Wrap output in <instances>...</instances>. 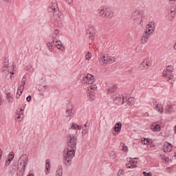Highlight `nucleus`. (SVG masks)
Masks as SVG:
<instances>
[{"mask_svg": "<svg viewBox=\"0 0 176 176\" xmlns=\"http://www.w3.org/2000/svg\"><path fill=\"white\" fill-rule=\"evenodd\" d=\"M48 12L53 14L55 20L58 21L57 26L59 27V28H61V27H63V23L60 22V20H63V19H64V16L61 14V12H60L58 4H57L56 1H52L50 4Z\"/></svg>", "mask_w": 176, "mask_h": 176, "instance_id": "f257e3e1", "label": "nucleus"}, {"mask_svg": "<svg viewBox=\"0 0 176 176\" xmlns=\"http://www.w3.org/2000/svg\"><path fill=\"white\" fill-rule=\"evenodd\" d=\"M173 71L174 67L170 65L167 66L166 69L162 72V76H164V78L166 77L167 81L170 85H173V83L175 82V77L174 76V74H173Z\"/></svg>", "mask_w": 176, "mask_h": 176, "instance_id": "f03ea898", "label": "nucleus"}, {"mask_svg": "<svg viewBox=\"0 0 176 176\" xmlns=\"http://www.w3.org/2000/svg\"><path fill=\"white\" fill-rule=\"evenodd\" d=\"M76 136L75 135H69V141L67 142V148L65 151L76 152Z\"/></svg>", "mask_w": 176, "mask_h": 176, "instance_id": "7ed1b4c3", "label": "nucleus"}, {"mask_svg": "<svg viewBox=\"0 0 176 176\" xmlns=\"http://www.w3.org/2000/svg\"><path fill=\"white\" fill-rule=\"evenodd\" d=\"M74 157L75 153L65 150V153L63 154V164L65 166L69 167L72 163V159H74Z\"/></svg>", "mask_w": 176, "mask_h": 176, "instance_id": "20e7f679", "label": "nucleus"}, {"mask_svg": "<svg viewBox=\"0 0 176 176\" xmlns=\"http://www.w3.org/2000/svg\"><path fill=\"white\" fill-rule=\"evenodd\" d=\"M98 12L99 16L102 17H113V12L107 6L100 7Z\"/></svg>", "mask_w": 176, "mask_h": 176, "instance_id": "39448f33", "label": "nucleus"}, {"mask_svg": "<svg viewBox=\"0 0 176 176\" xmlns=\"http://www.w3.org/2000/svg\"><path fill=\"white\" fill-rule=\"evenodd\" d=\"M27 163H28V157L27 155L23 154L19 159V168H21V172L25 171V166H27Z\"/></svg>", "mask_w": 176, "mask_h": 176, "instance_id": "423d86ee", "label": "nucleus"}, {"mask_svg": "<svg viewBox=\"0 0 176 176\" xmlns=\"http://www.w3.org/2000/svg\"><path fill=\"white\" fill-rule=\"evenodd\" d=\"M126 96L116 94L112 96L114 104L116 105H123L124 104V98Z\"/></svg>", "mask_w": 176, "mask_h": 176, "instance_id": "0eeeda50", "label": "nucleus"}, {"mask_svg": "<svg viewBox=\"0 0 176 176\" xmlns=\"http://www.w3.org/2000/svg\"><path fill=\"white\" fill-rule=\"evenodd\" d=\"M100 63H102V65L104 64H113V63H115V57L107 55L100 56Z\"/></svg>", "mask_w": 176, "mask_h": 176, "instance_id": "6e6552de", "label": "nucleus"}, {"mask_svg": "<svg viewBox=\"0 0 176 176\" xmlns=\"http://www.w3.org/2000/svg\"><path fill=\"white\" fill-rule=\"evenodd\" d=\"M144 17V12L140 10H135L132 14L133 20H138L140 23H142V18Z\"/></svg>", "mask_w": 176, "mask_h": 176, "instance_id": "1a4fd4ad", "label": "nucleus"}, {"mask_svg": "<svg viewBox=\"0 0 176 176\" xmlns=\"http://www.w3.org/2000/svg\"><path fill=\"white\" fill-rule=\"evenodd\" d=\"M21 168H19V163L14 162L10 166V173L13 175L14 173H16L17 170L20 173V174H24V172H21Z\"/></svg>", "mask_w": 176, "mask_h": 176, "instance_id": "9d476101", "label": "nucleus"}, {"mask_svg": "<svg viewBox=\"0 0 176 176\" xmlns=\"http://www.w3.org/2000/svg\"><path fill=\"white\" fill-rule=\"evenodd\" d=\"M83 80L84 83H87V85H93V83H94V76L88 74L84 77Z\"/></svg>", "mask_w": 176, "mask_h": 176, "instance_id": "9b49d317", "label": "nucleus"}, {"mask_svg": "<svg viewBox=\"0 0 176 176\" xmlns=\"http://www.w3.org/2000/svg\"><path fill=\"white\" fill-rule=\"evenodd\" d=\"M144 31L150 34L153 33V31H155V23L149 22Z\"/></svg>", "mask_w": 176, "mask_h": 176, "instance_id": "f8f14e48", "label": "nucleus"}, {"mask_svg": "<svg viewBox=\"0 0 176 176\" xmlns=\"http://www.w3.org/2000/svg\"><path fill=\"white\" fill-rule=\"evenodd\" d=\"M151 65L152 64L151 63V61L146 60L141 63L140 68L141 69H148Z\"/></svg>", "mask_w": 176, "mask_h": 176, "instance_id": "ddd939ff", "label": "nucleus"}, {"mask_svg": "<svg viewBox=\"0 0 176 176\" xmlns=\"http://www.w3.org/2000/svg\"><path fill=\"white\" fill-rule=\"evenodd\" d=\"M155 107L154 108V109L160 112V113H163V105L157 104V102H156V100H154L153 101V107H155Z\"/></svg>", "mask_w": 176, "mask_h": 176, "instance_id": "4468645a", "label": "nucleus"}, {"mask_svg": "<svg viewBox=\"0 0 176 176\" xmlns=\"http://www.w3.org/2000/svg\"><path fill=\"white\" fill-rule=\"evenodd\" d=\"M13 71H14V67L13 66L9 67V71L6 74L7 79H12V76L14 75V72Z\"/></svg>", "mask_w": 176, "mask_h": 176, "instance_id": "2eb2a0df", "label": "nucleus"}, {"mask_svg": "<svg viewBox=\"0 0 176 176\" xmlns=\"http://www.w3.org/2000/svg\"><path fill=\"white\" fill-rule=\"evenodd\" d=\"M95 31L94 28L89 27L87 30V35L88 38H91L93 39V36H94Z\"/></svg>", "mask_w": 176, "mask_h": 176, "instance_id": "dca6fc26", "label": "nucleus"}, {"mask_svg": "<svg viewBox=\"0 0 176 176\" xmlns=\"http://www.w3.org/2000/svg\"><path fill=\"white\" fill-rule=\"evenodd\" d=\"M124 104H126V105H133V104H134V99H133V98H130V96H125Z\"/></svg>", "mask_w": 176, "mask_h": 176, "instance_id": "f3484780", "label": "nucleus"}, {"mask_svg": "<svg viewBox=\"0 0 176 176\" xmlns=\"http://www.w3.org/2000/svg\"><path fill=\"white\" fill-rule=\"evenodd\" d=\"M164 152H171L172 149H173V146L171 145V144L166 142L164 144Z\"/></svg>", "mask_w": 176, "mask_h": 176, "instance_id": "a211bd4d", "label": "nucleus"}, {"mask_svg": "<svg viewBox=\"0 0 176 176\" xmlns=\"http://www.w3.org/2000/svg\"><path fill=\"white\" fill-rule=\"evenodd\" d=\"M151 130L153 131H160V130H162V128L160 127V124L154 122L151 125Z\"/></svg>", "mask_w": 176, "mask_h": 176, "instance_id": "6ab92c4d", "label": "nucleus"}, {"mask_svg": "<svg viewBox=\"0 0 176 176\" xmlns=\"http://www.w3.org/2000/svg\"><path fill=\"white\" fill-rule=\"evenodd\" d=\"M45 175H49V173H50V160L47 159L45 161Z\"/></svg>", "mask_w": 176, "mask_h": 176, "instance_id": "aec40b11", "label": "nucleus"}, {"mask_svg": "<svg viewBox=\"0 0 176 176\" xmlns=\"http://www.w3.org/2000/svg\"><path fill=\"white\" fill-rule=\"evenodd\" d=\"M87 97L90 101H94L96 100V95L94 94V91H91L87 94Z\"/></svg>", "mask_w": 176, "mask_h": 176, "instance_id": "412c9836", "label": "nucleus"}, {"mask_svg": "<svg viewBox=\"0 0 176 176\" xmlns=\"http://www.w3.org/2000/svg\"><path fill=\"white\" fill-rule=\"evenodd\" d=\"M56 176H63V166H58L56 171Z\"/></svg>", "mask_w": 176, "mask_h": 176, "instance_id": "4be33fe9", "label": "nucleus"}, {"mask_svg": "<svg viewBox=\"0 0 176 176\" xmlns=\"http://www.w3.org/2000/svg\"><path fill=\"white\" fill-rule=\"evenodd\" d=\"M26 80H27V78L25 77V76H24L21 80V85L18 89H20L21 90H24V86L25 85Z\"/></svg>", "mask_w": 176, "mask_h": 176, "instance_id": "5701e85b", "label": "nucleus"}, {"mask_svg": "<svg viewBox=\"0 0 176 176\" xmlns=\"http://www.w3.org/2000/svg\"><path fill=\"white\" fill-rule=\"evenodd\" d=\"M165 109L168 113H173V112H174V109H173V106L170 104H167Z\"/></svg>", "mask_w": 176, "mask_h": 176, "instance_id": "b1692460", "label": "nucleus"}, {"mask_svg": "<svg viewBox=\"0 0 176 176\" xmlns=\"http://www.w3.org/2000/svg\"><path fill=\"white\" fill-rule=\"evenodd\" d=\"M8 67H9V60L5 59V62H4V64H3L1 71L3 72H5V71H6V69H8Z\"/></svg>", "mask_w": 176, "mask_h": 176, "instance_id": "393cba45", "label": "nucleus"}, {"mask_svg": "<svg viewBox=\"0 0 176 176\" xmlns=\"http://www.w3.org/2000/svg\"><path fill=\"white\" fill-rule=\"evenodd\" d=\"M118 90V85H113L108 89V93H113Z\"/></svg>", "mask_w": 176, "mask_h": 176, "instance_id": "a878e982", "label": "nucleus"}, {"mask_svg": "<svg viewBox=\"0 0 176 176\" xmlns=\"http://www.w3.org/2000/svg\"><path fill=\"white\" fill-rule=\"evenodd\" d=\"M66 113H67V116H72L74 115V107L71 106V108L67 109Z\"/></svg>", "mask_w": 176, "mask_h": 176, "instance_id": "bb28decb", "label": "nucleus"}, {"mask_svg": "<svg viewBox=\"0 0 176 176\" xmlns=\"http://www.w3.org/2000/svg\"><path fill=\"white\" fill-rule=\"evenodd\" d=\"M114 130L115 131H119L120 130H122V123L117 122L114 126Z\"/></svg>", "mask_w": 176, "mask_h": 176, "instance_id": "cd10ccee", "label": "nucleus"}, {"mask_svg": "<svg viewBox=\"0 0 176 176\" xmlns=\"http://www.w3.org/2000/svg\"><path fill=\"white\" fill-rule=\"evenodd\" d=\"M54 45V44L53 43V42H48L47 43V47L49 48V50L50 51V52H54V49H53V46Z\"/></svg>", "mask_w": 176, "mask_h": 176, "instance_id": "c85d7f7f", "label": "nucleus"}, {"mask_svg": "<svg viewBox=\"0 0 176 176\" xmlns=\"http://www.w3.org/2000/svg\"><path fill=\"white\" fill-rule=\"evenodd\" d=\"M54 46L57 47V46H59L58 47V49L59 50H61V47H64V45L63 44V43H61L60 41H59L58 42H57L56 43L54 44Z\"/></svg>", "mask_w": 176, "mask_h": 176, "instance_id": "c756f323", "label": "nucleus"}, {"mask_svg": "<svg viewBox=\"0 0 176 176\" xmlns=\"http://www.w3.org/2000/svg\"><path fill=\"white\" fill-rule=\"evenodd\" d=\"M162 162H166V163L168 162V157H166V155L162 154L160 155Z\"/></svg>", "mask_w": 176, "mask_h": 176, "instance_id": "7c9ffc66", "label": "nucleus"}, {"mask_svg": "<svg viewBox=\"0 0 176 176\" xmlns=\"http://www.w3.org/2000/svg\"><path fill=\"white\" fill-rule=\"evenodd\" d=\"M6 98L9 102H13V98L10 96V93L7 94Z\"/></svg>", "mask_w": 176, "mask_h": 176, "instance_id": "2f4dec72", "label": "nucleus"}, {"mask_svg": "<svg viewBox=\"0 0 176 176\" xmlns=\"http://www.w3.org/2000/svg\"><path fill=\"white\" fill-rule=\"evenodd\" d=\"M21 94H23V89H20L18 88V91L16 92V98H20V96H21Z\"/></svg>", "mask_w": 176, "mask_h": 176, "instance_id": "473e14b6", "label": "nucleus"}, {"mask_svg": "<svg viewBox=\"0 0 176 176\" xmlns=\"http://www.w3.org/2000/svg\"><path fill=\"white\" fill-rule=\"evenodd\" d=\"M142 36H143L144 38H147V39H149V36H151V34L147 33V32L144 31Z\"/></svg>", "mask_w": 176, "mask_h": 176, "instance_id": "72a5a7b5", "label": "nucleus"}, {"mask_svg": "<svg viewBox=\"0 0 176 176\" xmlns=\"http://www.w3.org/2000/svg\"><path fill=\"white\" fill-rule=\"evenodd\" d=\"M148 38H147L146 37L142 36V38H141L142 44L145 45V43H146V42H148Z\"/></svg>", "mask_w": 176, "mask_h": 176, "instance_id": "f704fd0d", "label": "nucleus"}, {"mask_svg": "<svg viewBox=\"0 0 176 176\" xmlns=\"http://www.w3.org/2000/svg\"><path fill=\"white\" fill-rule=\"evenodd\" d=\"M24 112V109H21L19 111V114L17 116L16 119H21L23 118V113Z\"/></svg>", "mask_w": 176, "mask_h": 176, "instance_id": "c9c22d12", "label": "nucleus"}, {"mask_svg": "<svg viewBox=\"0 0 176 176\" xmlns=\"http://www.w3.org/2000/svg\"><path fill=\"white\" fill-rule=\"evenodd\" d=\"M52 39V43L54 45H56V43H57L60 40L57 39L56 37L54 36H51Z\"/></svg>", "mask_w": 176, "mask_h": 176, "instance_id": "e433bc0d", "label": "nucleus"}, {"mask_svg": "<svg viewBox=\"0 0 176 176\" xmlns=\"http://www.w3.org/2000/svg\"><path fill=\"white\" fill-rule=\"evenodd\" d=\"M87 133H89V129L82 127V135H85V134H87Z\"/></svg>", "mask_w": 176, "mask_h": 176, "instance_id": "4c0bfd02", "label": "nucleus"}, {"mask_svg": "<svg viewBox=\"0 0 176 176\" xmlns=\"http://www.w3.org/2000/svg\"><path fill=\"white\" fill-rule=\"evenodd\" d=\"M85 58L89 61L90 58H91V54H90V52H87V54L85 55Z\"/></svg>", "mask_w": 176, "mask_h": 176, "instance_id": "58836bf2", "label": "nucleus"}, {"mask_svg": "<svg viewBox=\"0 0 176 176\" xmlns=\"http://www.w3.org/2000/svg\"><path fill=\"white\" fill-rule=\"evenodd\" d=\"M78 124H76L75 122H72V125H71V126H70V129H72V130H76V126H77Z\"/></svg>", "mask_w": 176, "mask_h": 176, "instance_id": "ea45409f", "label": "nucleus"}, {"mask_svg": "<svg viewBox=\"0 0 176 176\" xmlns=\"http://www.w3.org/2000/svg\"><path fill=\"white\" fill-rule=\"evenodd\" d=\"M126 168H135V167H137V166H135V164H132V165H130V164H126Z\"/></svg>", "mask_w": 176, "mask_h": 176, "instance_id": "a19ab883", "label": "nucleus"}, {"mask_svg": "<svg viewBox=\"0 0 176 176\" xmlns=\"http://www.w3.org/2000/svg\"><path fill=\"white\" fill-rule=\"evenodd\" d=\"M8 159H10V160H13V159H14V154H13V153H10L8 155Z\"/></svg>", "mask_w": 176, "mask_h": 176, "instance_id": "79ce46f5", "label": "nucleus"}, {"mask_svg": "<svg viewBox=\"0 0 176 176\" xmlns=\"http://www.w3.org/2000/svg\"><path fill=\"white\" fill-rule=\"evenodd\" d=\"M170 14L171 19H173V17H175V11L170 10Z\"/></svg>", "mask_w": 176, "mask_h": 176, "instance_id": "37998d69", "label": "nucleus"}, {"mask_svg": "<svg viewBox=\"0 0 176 176\" xmlns=\"http://www.w3.org/2000/svg\"><path fill=\"white\" fill-rule=\"evenodd\" d=\"M152 140L149 139V138H146V145H151V144H152Z\"/></svg>", "mask_w": 176, "mask_h": 176, "instance_id": "c03bdc74", "label": "nucleus"}, {"mask_svg": "<svg viewBox=\"0 0 176 176\" xmlns=\"http://www.w3.org/2000/svg\"><path fill=\"white\" fill-rule=\"evenodd\" d=\"M142 175L144 176H152V173H151V172L146 173V172L144 171V172H142Z\"/></svg>", "mask_w": 176, "mask_h": 176, "instance_id": "a18cd8bd", "label": "nucleus"}, {"mask_svg": "<svg viewBox=\"0 0 176 176\" xmlns=\"http://www.w3.org/2000/svg\"><path fill=\"white\" fill-rule=\"evenodd\" d=\"M141 142H142V144L143 145H146V138H142L141 139Z\"/></svg>", "mask_w": 176, "mask_h": 176, "instance_id": "49530a36", "label": "nucleus"}, {"mask_svg": "<svg viewBox=\"0 0 176 176\" xmlns=\"http://www.w3.org/2000/svg\"><path fill=\"white\" fill-rule=\"evenodd\" d=\"M38 90L40 91H41V90H42V91H45V90H46V85L41 86V87H39Z\"/></svg>", "mask_w": 176, "mask_h": 176, "instance_id": "de8ad7c7", "label": "nucleus"}, {"mask_svg": "<svg viewBox=\"0 0 176 176\" xmlns=\"http://www.w3.org/2000/svg\"><path fill=\"white\" fill-rule=\"evenodd\" d=\"M89 87V89H91V90H96V89H97V86L95 85H91Z\"/></svg>", "mask_w": 176, "mask_h": 176, "instance_id": "09e8293b", "label": "nucleus"}, {"mask_svg": "<svg viewBox=\"0 0 176 176\" xmlns=\"http://www.w3.org/2000/svg\"><path fill=\"white\" fill-rule=\"evenodd\" d=\"M137 158H133L132 160H131L129 162L130 163H132V164H135V163H137V162L135 161Z\"/></svg>", "mask_w": 176, "mask_h": 176, "instance_id": "8fccbe9b", "label": "nucleus"}, {"mask_svg": "<svg viewBox=\"0 0 176 176\" xmlns=\"http://www.w3.org/2000/svg\"><path fill=\"white\" fill-rule=\"evenodd\" d=\"M89 126H90V122L89 121H87L86 123L84 124V127L85 129H86V127H89Z\"/></svg>", "mask_w": 176, "mask_h": 176, "instance_id": "3c124183", "label": "nucleus"}, {"mask_svg": "<svg viewBox=\"0 0 176 176\" xmlns=\"http://www.w3.org/2000/svg\"><path fill=\"white\" fill-rule=\"evenodd\" d=\"M59 32H60V30L56 29L54 30V35H58Z\"/></svg>", "mask_w": 176, "mask_h": 176, "instance_id": "603ef678", "label": "nucleus"}, {"mask_svg": "<svg viewBox=\"0 0 176 176\" xmlns=\"http://www.w3.org/2000/svg\"><path fill=\"white\" fill-rule=\"evenodd\" d=\"M31 95H30L26 98V101H28V102H30V101H31Z\"/></svg>", "mask_w": 176, "mask_h": 176, "instance_id": "864d4df0", "label": "nucleus"}, {"mask_svg": "<svg viewBox=\"0 0 176 176\" xmlns=\"http://www.w3.org/2000/svg\"><path fill=\"white\" fill-rule=\"evenodd\" d=\"M67 3H69V5H72L74 0H65Z\"/></svg>", "mask_w": 176, "mask_h": 176, "instance_id": "5fc2aeb1", "label": "nucleus"}, {"mask_svg": "<svg viewBox=\"0 0 176 176\" xmlns=\"http://www.w3.org/2000/svg\"><path fill=\"white\" fill-rule=\"evenodd\" d=\"M123 174V170H120L118 173V175L120 176Z\"/></svg>", "mask_w": 176, "mask_h": 176, "instance_id": "6e6d98bb", "label": "nucleus"}, {"mask_svg": "<svg viewBox=\"0 0 176 176\" xmlns=\"http://www.w3.org/2000/svg\"><path fill=\"white\" fill-rule=\"evenodd\" d=\"M76 130H82V126H80V125H77V126H76Z\"/></svg>", "mask_w": 176, "mask_h": 176, "instance_id": "4d7b16f0", "label": "nucleus"}, {"mask_svg": "<svg viewBox=\"0 0 176 176\" xmlns=\"http://www.w3.org/2000/svg\"><path fill=\"white\" fill-rule=\"evenodd\" d=\"M10 164V162L8 160L6 161V167H8V166H9Z\"/></svg>", "mask_w": 176, "mask_h": 176, "instance_id": "13d9d810", "label": "nucleus"}, {"mask_svg": "<svg viewBox=\"0 0 176 176\" xmlns=\"http://www.w3.org/2000/svg\"><path fill=\"white\" fill-rule=\"evenodd\" d=\"M2 159V150L0 148V160Z\"/></svg>", "mask_w": 176, "mask_h": 176, "instance_id": "bf43d9fd", "label": "nucleus"}, {"mask_svg": "<svg viewBox=\"0 0 176 176\" xmlns=\"http://www.w3.org/2000/svg\"><path fill=\"white\" fill-rule=\"evenodd\" d=\"M122 149L123 151H125L128 150L127 146H125V147L124 146Z\"/></svg>", "mask_w": 176, "mask_h": 176, "instance_id": "052dcab7", "label": "nucleus"}, {"mask_svg": "<svg viewBox=\"0 0 176 176\" xmlns=\"http://www.w3.org/2000/svg\"><path fill=\"white\" fill-rule=\"evenodd\" d=\"M144 116H149V113H148V112H146V113H144Z\"/></svg>", "mask_w": 176, "mask_h": 176, "instance_id": "680f3d73", "label": "nucleus"}, {"mask_svg": "<svg viewBox=\"0 0 176 176\" xmlns=\"http://www.w3.org/2000/svg\"><path fill=\"white\" fill-rule=\"evenodd\" d=\"M169 2H171V3H174V2H175V0H169Z\"/></svg>", "mask_w": 176, "mask_h": 176, "instance_id": "e2e57ef3", "label": "nucleus"}, {"mask_svg": "<svg viewBox=\"0 0 176 176\" xmlns=\"http://www.w3.org/2000/svg\"><path fill=\"white\" fill-rule=\"evenodd\" d=\"M7 161H8L10 163H12V160H10V159H9V158H8V160H7Z\"/></svg>", "mask_w": 176, "mask_h": 176, "instance_id": "0e129e2a", "label": "nucleus"}, {"mask_svg": "<svg viewBox=\"0 0 176 176\" xmlns=\"http://www.w3.org/2000/svg\"><path fill=\"white\" fill-rule=\"evenodd\" d=\"M28 176H34V174H32V173H29Z\"/></svg>", "mask_w": 176, "mask_h": 176, "instance_id": "69168bd1", "label": "nucleus"}, {"mask_svg": "<svg viewBox=\"0 0 176 176\" xmlns=\"http://www.w3.org/2000/svg\"><path fill=\"white\" fill-rule=\"evenodd\" d=\"M175 133H176V126H175Z\"/></svg>", "mask_w": 176, "mask_h": 176, "instance_id": "338daca9", "label": "nucleus"}, {"mask_svg": "<svg viewBox=\"0 0 176 176\" xmlns=\"http://www.w3.org/2000/svg\"><path fill=\"white\" fill-rule=\"evenodd\" d=\"M6 2H9V1H10V0H5Z\"/></svg>", "mask_w": 176, "mask_h": 176, "instance_id": "774afa93", "label": "nucleus"}]
</instances>
